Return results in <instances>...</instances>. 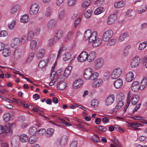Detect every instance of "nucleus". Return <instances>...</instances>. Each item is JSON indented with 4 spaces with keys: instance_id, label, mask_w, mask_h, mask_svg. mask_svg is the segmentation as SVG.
Here are the masks:
<instances>
[{
    "instance_id": "c9c22d12",
    "label": "nucleus",
    "mask_w": 147,
    "mask_h": 147,
    "mask_svg": "<svg viewBox=\"0 0 147 147\" xmlns=\"http://www.w3.org/2000/svg\"><path fill=\"white\" fill-rule=\"evenodd\" d=\"M90 0H84L82 3L81 6L83 8H86L90 5Z\"/></svg>"
},
{
    "instance_id": "603ef678",
    "label": "nucleus",
    "mask_w": 147,
    "mask_h": 147,
    "mask_svg": "<svg viewBox=\"0 0 147 147\" xmlns=\"http://www.w3.org/2000/svg\"><path fill=\"white\" fill-rule=\"evenodd\" d=\"M4 120L5 122L9 121L10 119V115L9 113L4 114L3 115Z\"/></svg>"
},
{
    "instance_id": "473e14b6",
    "label": "nucleus",
    "mask_w": 147,
    "mask_h": 147,
    "mask_svg": "<svg viewBox=\"0 0 147 147\" xmlns=\"http://www.w3.org/2000/svg\"><path fill=\"white\" fill-rule=\"evenodd\" d=\"M104 11V8L103 7H99L95 10L94 12V14L95 15H98L102 13Z\"/></svg>"
},
{
    "instance_id": "39448f33",
    "label": "nucleus",
    "mask_w": 147,
    "mask_h": 147,
    "mask_svg": "<svg viewBox=\"0 0 147 147\" xmlns=\"http://www.w3.org/2000/svg\"><path fill=\"white\" fill-rule=\"evenodd\" d=\"M122 71V69L117 67L114 69L111 75V78L112 79H116L120 76Z\"/></svg>"
},
{
    "instance_id": "79ce46f5",
    "label": "nucleus",
    "mask_w": 147,
    "mask_h": 147,
    "mask_svg": "<svg viewBox=\"0 0 147 147\" xmlns=\"http://www.w3.org/2000/svg\"><path fill=\"white\" fill-rule=\"evenodd\" d=\"M20 20L23 23H26L28 21V16L26 15L23 16L21 18Z\"/></svg>"
},
{
    "instance_id": "4d7b16f0",
    "label": "nucleus",
    "mask_w": 147,
    "mask_h": 147,
    "mask_svg": "<svg viewBox=\"0 0 147 147\" xmlns=\"http://www.w3.org/2000/svg\"><path fill=\"white\" fill-rule=\"evenodd\" d=\"M91 105L94 108L96 107L98 105V101L97 100H93L91 102Z\"/></svg>"
},
{
    "instance_id": "f03ea898",
    "label": "nucleus",
    "mask_w": 147,
    "mask_h": 147,
    "mask_svg": "<svg viewBox=\"0 0 147 147\" xmlns=\"http://www.w3.org/2000/svg\"><path fill=\"white\" fill-rule=\"evenodd\" d=\"M123 98V94L122 93H120V94L117 95L116 97V101L117 103L115 107V109H119L123 105L124 102L122 100Z\"/></svg>"
},
{
    "instance_id": "0e129e2a",
    "label": "nucleus",
    "mask_w": 147,
    "mask_h": 147,
    "mask_svg": "<svg viewBox=\"0 0 147 147\" xmlns=\"http://www.w3.org/2000/svg\"><path fill=\"white\" fill-rule=\"evenodd\" d=\"M46 64L47 62L46 61H42L39 62L38 64V66L41 68H43L44 69H45V67Z\"/></svg>"
},
{
    "instance_id": "13d9d810",
    "label": "nucleus",
    "mask_w": 147,
    "mask_h": 147,
    "mask_svg": "<svg viewBox=\"0 0 147 147\" xmlns=\"http://www.w3.org/2000/svg\"><path fill=\"white\" fill-rule=\"evenodd\" d=\"M65 16V12L64 10L61 11L59 13L58 19L61 20H62Z\"/></svg>"
},
{
    "instance_id": "a211bd4d",
    "label": "nucleus",
    "mask_w": 147,
    "mask_h": 147,
    "mask_svg": "<svg viewBox=\"0 0 147 147\" xmlns=\"http://www.w3.org/2000/svg\"><path fill=\"white\" fill-rule=\"evenodd\" d=\"M123 84L122 80L119 78L116 80L114 82L113 85L115 88L117 89L121 87Z\"/></svg>"
},
{
    "instance_id": "393cba45",
    "label": "nucleus",
    "mask_w": 147,
    "mask_h": 147,
    "mask_svg": "<svg viewBox=\"0 0 147 147\" xmlns=\"http://www.w3.org/2000/svg\"><path fill=\"white\" fill-rule=\"evenodd\" d=\"M102 42V38H96L95 40H94L93 42H92L91 43H92L93 47H96L99 45L101 44Z\"/></svg>"
},
{
    "instance_id": "423d86ee",
    "label": "nucleus",
    "mask_w": 147,
    "mask_h": 147,
    "mask_svg": "<svg viewBox=\"0 0 147 147\" xmlns=\"http://www.w3.org/2000/svg\"><path fill=\"white\" fill-rule=\"evenodd\" d=\"M113 34L112 30H109L104 32L102 36V40L105 42L108 41L112 37Z\"/></svg>"
},
{
    "instance_id": "f8f14e48",
    "label": "nucleus",
    "mask_w": 147,
    "mask_h": 147,
    "mask_svg": "<svg viewBox=\"0 0 147 147\" xmlns=\"http://www.w3.org/2000/svg\"><path fill=\"white\" fill-rule=\"evenodd\" d=\"M140 58L138 56H136L134 58L131 62V67L134 68L137 66L140 63Z\"/></svg>"
},
{
    "instance_id": "cd10ccee",
    "label": "nucleus",
    "mask_w": 147,
    "mask_h": 147,
    "mask_svg": "<svg viewBox=\"0 0 147 147\" xmlns=\"http://www.w3.org/2000/svg\"><path fill=\"white\" fill-rule=\"evenodd\" d=\"M19 9V5L18 4H15L11 7L10 12L11 14H14L17 12Z\"/></svg>"
},
{
    "instance_id": "0eeeda50",
    "label": "nucleus",
    "mask_w": 147,
    "mask_h": 147,
    "mask_svg": "<svg viewBox=\"0 0 147 147\" xmlns=\"http://www.w3.org/2000/svg\"><path fill=\"white\" fill-rule=\"evenodd\" d=\"M39 8L38 5L36 3L32 4L30 6L29 12L31 15L36 14L38 13Z\"/></svg>"
},
{
    "instance_id": "9d476101",
    "label": "nucleus",
    "mask_w": 147,
    "mask_h": 147,
    "mask_svg": "<svg viewBox=\"0 0 147 147\" xmlns=\"http://www.w3.org/2000/svg\"><path fill=\"white\" fill-rule=\"evenodd\" d=\"M92 84V86L93 88H95L99 87L101 86L103 83V81L101 79H96Z\"/></svg>"
},
{
    "instance_id": "bb28decb",
    "label": "nucleus",
    "mask_w": 147,
    "mask_h": 147,
    "mask_svg": "<svg viewBox=\"0 0 147 147\" xmlns=\"http://www.w3.org/2000/svg\"><path fill=\"white\" fill-rule=\"evenodd\" d=\"M66 83L62 81L59 82L57 85V88L58 89L60 90L64 89L66 87Z\"/></svg>"
},
{
    "instance_id": "3c124183",
    "label": "nucleus",
    "mask_w": 147,
    "mask_h": 147,
    "mask_svg": "<svg viewBox=\"0 0 147 147\" xmlns=\"http://www.w3.org/2000/svg\"><path fill=\"white\" fill-rule=\"evenodd\" d=\"M92 13V11L91 9L87 10L84 13L85 17L86 18H89Z\"/></svg>"
},
{
    "instance_id": "e433bc0d",
    "label": "nucleus",
    "mask_w": 147,
    "mask_h": 147,
    "mask_svg": "<svg viewBox=\"0 0 147 147\" xmlns=\"http://www.w3.org/2000/svg\"><path fill=\"white\" fill-rule=\"evenodd\" d=\"M92 33L91 30L90 29L87 30L85 32L84 34V38L86 40H88L90 38Z\"/></svg>"
},
{
    "instance_id": "680f3d73",
    "label": "nucleus",
    "mask_w": 147,
    "mask_h": 147,
    "mask_svg": "<svg viewBox=\"0 0 147 147\" xmlns=\"http://www.w3.org/2000/svg\"><path fill=\"white\" fill-rule=\"evenodd\" d=\"M129 126L132 127H139L140 125V124L139 123L136 122L130 123H129Z\"/></svg>"
},
{
    "instance_id": "f704fd0d",
    "label": "nucleus",
    "mask_w": 147,
    "mask_h": 147,
    "mask_svg": "<svg viewBox=\"0 0 147 147\" xmlns=\"http://www.w3.org/2000/svg\"><path fill=\"white\" fill-rule=\"evenodd\" d=\"M71 55L68 52H65L63 55V59L66 61L69 60L71 58Z\"/></svg>"
},
{
    "instance_id": "5fc2aeb1",
    "label": "nucleus",
    "mask_w": 147,
    "mask_h": 147,
    "mask_svg": "<svg viewBox=\"0 0 147 147\" xmlns=\"http://www.w3.org/2000/svg\"><path fill=\"white\" fill-rule=\"evenodd\" d=\"M91 139L92 141L95 143L99 142L100 141V140L99 138V137L96 135L92 136Z\"/></svg>"
},
{
    "instance_id": "a19ab883",
    "label": "nucleus",
    "mask_w": 147,
    "mask_h": 147,
    "mask_svg": "<svg viewBox=\"0 0 147 147\" xmlns=\"http://www.w3.org/2000/svg\"><path fill=\"white\" fill-rule=\"evenodd\" d=\"M58 119L59 120V122L63 126H69L71 125L69 123L65 122V120L63 118L58 117Z\"/></svg>"
},
{
    "instance_id": "e2e57ef3",
    "label": "nucleus",
    "mask_w": 147,
    "mask_h": 147,
    "mask_svg": "<svg viewBox=\"0 0 147 147\" xmlns=\"http://www.w3.org/2000/svg\"><path fill=\"white\" fill-rule=\"evenodd\" d=\"M66 48L65 47L63 46V47H61L59 50L57 55V57L59 58L60 57V55L61 54V53L63 52V51H65L66 50Z\"/></svg>"
},
{
    "instance_id": "c756f323",
    "label": "nucleus",
    "mask_w": 147,
    "mask_h": 147,
    "mask_svg": "<svg viewBox=\"0 0 147 147\" xmlns=\"http://www.w3.org/2000/svg\"><path fill=\"white\" fill-rule=\"evenodd\" d=\"M72 68L71 66H68L66 68L64 71V76L65 77H67L70 74Z\"/></svg>"
},
{
    "instance_id": "aec40b11",
    "label": "nucleus",
    "mask_w": 147,
    "mask_h": 147,
    "mask_svg": "<svg viewBox=\"0 0 147 147\" xmlns=\"http://www.w3.org/2000/svg\"><path fill=\"white\" fill-rule=\"evenodd\" d=\"M83 82L82 80L79 79L76 80L73 84V87L75 89H77L80 87L83 84Z\"/></svg>"
},
{
    "instance_id": "6e6d98bb",
    "label": "nucleus",
    "mask_w": 147,
    "mask_h": 147,
    "mask_svg": "<svg viewBox=\"0 0 147 147\" xmlns=\"http://www.w3.org/2000/svg\"><path fill=\"white\" fill-rule=\"evenodd\" d=\"M116 42L115 39H112L109 40L107 43V45L108 46H111L114 45Z\"/></svg>"
},
{
    "instance_id": "2f4dec72",
    "label": "nucleus",
    "mask_w": 147,
    "mask_h": 147,
    "mask_svg": "<svg viewBox=\"0 0 147 147\" xmlns=\"http://www.w3.org/2000/svg\"><path fill=\"white\" fill-rule=\"evenodd\" d=\"M2 53L3 56L5 57H8L11 54V52L9 50V48H7L3 49Z\"/></svg>"
},
{
    "instance_id": "37998d69",
    "label": "nucleus",
    "mask_w": 147,
    "mask_h": 147,
    "mask_svg": "<svg viewBox=\"0 0 147 147\" xmlns=\"http://www.w3.org/2000/svg\"><path fill=\"white\" fill-rule=\"evenodd\" d=\"M37 42L34 40H32L30 42V48L32 50H34L37 46Z\"/></svg>"
},
{
    "instance_id": "49530a36",
    "label": "nucleus",
    "mask_w": 147,
    "mask_h": 147,
    "mask_svg": "<svg viewBox=\"0 0 147 147\" xmlns=\"http://www.w3.org/2000/svg\"><path fill=\"white\" fill-rule=\"evenodd\" d=\"M37 131V129L35 127H32L30 128L29 130V134L32 136H34Z\"/></svg>"
},
{
    "instance_id": "f257e3e1",
    "label": "nucleus",
    "mask_w": 147,
    "mask_h": 147,
    "mask_svg": "<svg viewBox=\"0 0 147 147\" xmlns=\"http://www.w3.org/2000/svg\"><path fill=\"white\" fill-rule=\"evenodd\" d=\"M98 76V73H93V70L90 68L86 69L83 74L84 78L86 80H94L96 79Z\"/></svg>"
},
{
    "instance_id": "7ed1b4c3",
    "label": "nucleus",
    "mask_w": 147,
    "mask_h": 147,
    "mask_svg": "<svg viewBox=\"0 0 147 147\" xmlns=\"http://www.w3.org/2000/svg\"><path fill=\"white\" fill-rule=\"evenodd\" d=\"M67 138L66 136L63 135L58 138L56 142V144L57 146H63L66 143Z\"/></svg>"
},
{
    "instance_id": "864d4df0",
    "label": "nucleus",
    "mask_w": 147,
    "mask_h": 147,
    "mask_svg": "<svg viewBox=\"0 0 147 147\" xmlns=\"http://www.w3.org/2000/svg\"><path fill=\"white\" fill-rule=\"evenodd\" d=\"M35 35L34 33L32 31H30L28 33L27 38L28 40H31L34 36Z\"/></svg>"
},
{
    "instance_id": "ea45409f",
    "label": "nucleus",
    "mask_w": 147,
    "mask_h": 147,
    "mask_svg": "<svg viewBox=\"0 0 147 147\" xmlns=\"http://www.w3.org/2000/svg\"><path fill=\"white\" fill-rule=\"evenodd\" d=\"M34 56V52H31L28 55V58L26 61V63H28L32 61Z\"/></svg>"
},
{
    "instance_id": "c85d7f7f",
    "label": "nucleus",
    "mask_w": 147,
    "mask_h": 147,
    "mask_svg": "<svg viewBox=\"0 0 147 147\" xmlns=\"http://www.w3.org/2000/svg\"><path fill=\"white\" fill-rule=\"evenodd\" d=\"M54 132V129L53 128H49L46 132L45 135L47 137L52 136Z\"/></svg>"
},
{
    "instance_id": "69168bd1",
    "label": "nucleus",
    "mask_w": 147,
    "mask_h": 147,
    "mask_svg": "<svg viewBox=\"0 0 147 147\" xmlns=\"http://www.w3.org/2000/svg\"><path fill=\"white\" fill-rule=\"evenodd\" d=\"M55 43L52 38L49 39L47 40V45L49 47L53 46Z\"/></svg>"
},
{
    "instance_id": "f3484780",
    "label": "nucleus",
    "mask_w": 147,
    "mask_h": 147,
    "mask_svg": "<svg viewBox=\"0 0 147 147\" xmlns=\"http://www.w3.org/2000/svg\"><path fill=\"white\" fill-rule=\"evenodd\" d=\"M131 89L134 92H137L139 89L141 90V88L140 86V84L137 81H135L133 83Z\"/></svg>"
},
{
    "instance_id": "b1692460",
    "label": "nucleus",
    "mask_w": 147,
    "mask_h": 147,
    "mask_svg": "<svg viewBox=\"0 0 147 147\" xmlns=\"http://www.w3.org/2000/svg\"><path fill=\"white\" fill-rule=\"evenodd\" d=\"M97 36V34L96 32H93L91 34L90 38L88 39L89 43H91L95 40Z\"/></svg>"
},
{
    "instance_id": "412c9836",
    "label": "nucleus",
    "mask_w": 147,
    "mask_h": 147,
    "mask_svg": "<svg viewBox=\"0 0 147 147\" xmlns=\"http://www.w3.org/2000/svg\"><path fill=\"white\" fill-rule=\"evenodd\" d=\"M96 56V52L94 51H92L88 55L87 61L90 62L94 60Z\"/></svg>"
},
{
    "instance_id": "4be33fe9",
    "label": "nucleus",
    "mask_w": 147,
    "mask_h": 147,
    "mask_svg": "<svg viewBox=\"0 0 147 147\" xmlns=\"http://www.w3.org/2000/svg\"><path fill=\"white\" fill-rule=\"evenodd\" d=\"M134 75L132 72L129 71L126 75V80L127 82L132 81L134 79Z\"/></svg>"
},
{
    "instance_id": "4468645a",
    "label": "nucleus",
    "mask_w": 147,
    "mask_h": 147,
    "mask_svg": "<svg viewBox=\"0 0 147 147\" xmlns=\"http://www.w3.org/2000/svg\"><path fill=\"white\" fill-rule=\"evenodd\" d=\"M115 97L113 95H109L106 99L105 104L108 106L112 104L115 100Z\"/></svg>"
},
{
    "instance_id": "a18cd8bd",
    "label": "nucleus",
    "mask_w": 147,
    "mask_h": 147,
    "mask_svg": "<svg viewBox=\"0 0 147 147\" xmlns=\"http://www.w3.org/2000/svg\"><path fill=\"white\" fill-rule=\"evenodd\" d=\"M146 8L145 5H143L140 6L138 9L137 11L139 13H141L146 11Z\"/></svg>"
},
{
    "instance_id": "09e8293b",
    "label": "nucleus",
    "mask_w": 147,
    "mask_h": 147,
    "mask_svg": "<svg viewBox=\"0 0 147 147\" xmlns=\"http://www.w3.org/2000/svg\"><path fill=\"white\" fill-rule=\"evenodd\" d=\"M20 52L18 50H15L13 53L14 58L16 60L18 59L20 56Z\"/></svg>"
},
{
    "instance_id": "1a4fd4ad",
    "label": "nucleus",
    "mask_w": 147,
    "mask_h": 147,
    "mask_svg": "<svg viewBox=\"0 0 147 147\" xmlns=\"http://www.w3.org/2000/svg\"><path fill=\"white\" fill-rule=\"evenodd\" d=\"M88 53L86 51L82 52L78 57V60L80 62H84L86 59L87 60Z\"/></svg>"
},
{
    "instance_id": "a878e982",
    "label": "nucleus",
    "mask_w": 147,
    "mask_h": 147,
    "mask_svg": "<svg viewBox=\"0 0 147 147\" xmlns=\"http://www.w3.org/2000/svg\"><path fill=\"white\" fill-rule=\"evenodd\" d=\"M125 3L123 1H120L116 2L114 5V7L116 8H122L124 6Z\"/></svg>"
},
{
    "instance_id": "dca6fc26",
    "label": "nucleus",
    "mask_w": 147,
    "mask_h": 147,
    "mask_svg": "<svg viewBox=\"0 0 147 147\" xmlns=\"http://www.w3.org/2000/svg\"><path fill=\"white\" fill-rule=\"evenodd\" d=\"M117 19V16L115 14L110 15L108 17L107 22L109 24H111L114 22Z\"/></svg>"
},
{
    "instance_id": "8fccbe9b",
    "label": "nucleus",
    "mask_w": 147,
    "mask_h": 147,
    "mask_svg": "<svg viewBox=\"0 0 147 147\" xmlns=\"http://www.w3.org/2000/svg\"><path fill=\"white\" fill-rule=\"evenodd\" d=\"M16 23V20H13L10 24L8 25L9 29L10 30H13L14 28Z\"/></svg>"
},
{
    "instance_id": "de8ad7c7",
    "label": "nucleus",
    "mask_w": 147,
    "mask_h": 147,
    "mask_svg": "<svg viewBox=\"0 0 147 147\" xmlns=\"http://www.w3.org/2000/svg\"><path fill=\"white\" fill-rule=\"evenodd\" d=\"M130 101H131V100H130V95L129 94H128L127 98V104L126 105V106H125V108L124 109L123 111L124 112H125L127 108L129 107V104L130 103Z\"/></svg>"
},
{
    "instance_id": "338daca9",
    "label": "nucleus",
    "mask_w": 147,
    "mask_h": 147,
    "mask_svg": "<svg viewBox=\"0 0 147 147\" xmlns=\"http://www.w3.org/2000/svg\"><path fill=\"white\" fill-rule=\"evenodd\" d=\"M81 20L80 18H78L74 22V26L75 28H77L79 25V24L80 23Z\"/></svg>"
},
{
    "instance_id": "6ab92c4d",
    "label": "nucleus",
    "mask_w": 147,
    "mask_h": 147,
    "mask_svg": "<svg viewBox=\"0 0 147 147\" xmlns=\"http://www.w3.org/2000/svg\"><path fill=\"white\" fill-rule=\"evenodd\" d=\"M140 98L137 95L133 96L131 98V103L132 105H135L137 103H141L139 102Z\"/></svg>"
},
{
    "instance_id": "774afa93",
    "label": "nucleus",
    "mask_w": 147,
    "mask_h": 147,
    "mask_svg": "<svg viewBox=\"0 0 147 147\" xmlns=\"http://www.w3.org/2000/svg\"><path fill=\"white\" fill-rule=\"evenodd\" d=\"M27 40L28 38L26 36H23L21 37L20 41L23 44H24Z\"/></svg>"
},
{
    "instance_id": "58836bf2",
    "label": "nucleus",
    "mask_w": 147,
    "mask_h": 147,
    "mask_svg": "<svg viewBox=\"0 0 147 147\" xmlns=\"http://www.w3.org/2000/svg\"><path fill=\"white\" fill-rule=\"evenodd\" d=\"M147 46V42L144 41L143 42L140 44L138 49L139 50H141L144 49Z\"/></svg>"
},
{
    "instance_id": "2eb2a0df",
    "label": "nucleus",
    "mask_w": 147,
    "mask_h": 147,
    "mask_svg": "<svg viewBox=\"0 0 147 147\" xmlns=\"http://www.w3.org/2000/svg\"><path fill=\"white\" fill-rule=\"evenodd\" d=\"M20 40L18 38L15 37L11 40V46L14 48H16L20 43Z\"/></svg>"
},
{
    "instance_id": "7c9ffc66",
    "label": "nucleus",
    "mask_w": 147,
    "mask_h": 147,
    "mask_svg": "<svg viewBox=\"0 0 147 147\" xmlns=\"http://www.w3.org/2000/svg\"><path fill=\"white\" fill-rule=\"evenodd\" d=\"M129 36V34L127 32H125L122 34L120 36L119 40V42H121L124 40L125 38Z\"/></svg>"
},
{
    "instance_id": "4c0bfd02",
    "label": "nucleus",
    "mask_w": 147,
    "mask_h": 147,
    "mask_svg": "<svg viewBox=\"0 0 147 147\" xmlns=\"http://www.w3.org/2000/svg\"><path fill=\"white\" fill-rule=\"evenodd\" d=\"M53 11L51 8L49 7H47L45 13L46 16H50L52 14Z\"/></svg>"
},
{
    "instance_id": "20e7f679",
    "label": "nucleus",
    "mask_w": 147,
    "mask_h": 147,
    "mask_svg": "<svg viewBox=\"0 0 147 147\" xmlns=\"http://www.w3.org/2000/svg\"><path fill=\"white\" fill-rule=\"evenodd\" d=\"M58 75L57 72L55 71H52L50 77V79L51 80V82L49 83L50 86L53 85L57 81H58L59 80L60 78L58 77Z\"/></svg>"
},
{
    "instance_id": "ddd939ff",
    "label": "nucleus",
    "mask_w": 147,
    "mask_h": 147,
    "mask_svg": "<svg viewBox=\"0 0 147 147\" xmlns=\"http://www.w3.org/2000/svg\"><path fill=\"white\" fill-rule=\"evenodd\" d=\"M45 53V50L44 48L39 49L36 53V57L38 59L43 57Z\"/></svg>"
},
{
    "instance_id": "052dcab7",
    "label": "nucleus",
    "mask_w": 147,
    "mask_h": 147,
    "mask_svg": "<svg viewBox=\"0 0 147 147\" xmlns=\"http://www.w3.org/2000/svg\"><path fill=\"white\" fill-rule=\"evenodd\" d=\"M73 34V33L72 32H69L65 37V40L67 41L69 39H70L72 37Z\"/></svg>"
},
{
    "instance_id": "5701e85b",
    "label": "nucleus",
    "mask_w": 147,
    "mask_h": 147,
    "mask_svg": "<svg viewBox=\"0 0 147 147\" xmlns=\"http://www.w3.org/2000/svg\"><path fill=\"white\" fill-rule=\"evenodd\" d=\"M56 22L55 20L51 19L49 20L47 23V27L50 29L54 28L56 25Z\"/></svg>"
},
{
    "instance_id": "9b49d317",
    "label": "nucleus",
    "mask_w": 147,
    "mask_h": 147,
    "mask_svg": "<svg viewBox=\"0 0 147 147\" xmlns=\"http://www.w3.org/2000/svg\"><path fill=\"white\" fill-rule=\"evenodd\" d=\"M104 63V60L102 58L96 60L94 63V67L96 69H98L102 67Z\"/></svg>"
},
{
    "instance_id": "72a5a7b5",
    "label": "nucleus",
    "mask_w": 147,
    "mask_h": 147,
    "mask_svg": "<svg viewBox=\"0 0 147 147\" xmlns=\"http://www.w3.org/2000/svg\"><path fill=\"white\" fill-rule=\"evenodd\" d=\"M20 137V140L22 142H25L28 140V136L26 134H22Z\"/></svg>"
},
{
    "instance_id": "bf43d9fd",
    "label": "nucleus",
    "mask_w": 147,
    "mask_h": 147,
    "mask_svg": "<svg viewBox=\"0 0 147 147\" xmlns=\"http://www.w3.org/2000/svg\"><path fill=\"white\" fill-rule=\"evenodd\" d=\"M76 0H68L67 5L69 7H73L76 3Z\"/></svg>"
},
{
    "instance_id": "6e6552de",
    "label": "nucleus",
    "mask_w": 147,
    "mask_h": 147,
    "mask_svg": "<svg viewBox=\"0 0 147 147\" xmlns=\"http://www.w3.org/2000/svg\"><path fill=\"white\" fill-rule=\"evenodd\" d=\"M11 144L12 147H18L20 144L19 136H13L11 139Z\"/></svg>"
},
{
    "instance_id": "c03bdc74",
    "label": "nucleus",
    "mask_w": 147,
    "mask_h": 147,
    "mask_svg": "<svg viewBox=\"0 0 147 147\" xmlns=\"http://www.w3.org/2000/svg\"><path fill=\"white\" fill-rule=\"evenodd\" d=\"M147 80L146 78H144L142 80L141 82V90H142L146 86L147 84Z\"/></svg>"
}]
</instances>
